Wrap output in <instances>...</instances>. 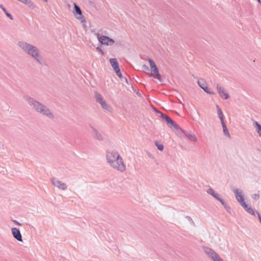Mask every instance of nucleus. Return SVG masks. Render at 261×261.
Wrapping results in <instances>:
<instances>
[{"mask_svg":"<svg viewBox=\"0 0 261 261\" xmlns=\"http://www.w3.org/2000/svg\"><path fill=\"white\" fill-rule=\"evenodd\" d=\"M109 61L114 71L119 68V64L116 59L111 58Z\"/></svg>","mask_w":261,"mask_h":261,"instance_id":"4468645a","label":"nucleus"},{"mask_svg":"<svg viewBox=\"0 0 261 261\" xmlns=\"http://www.w3.org/2000/svg\"><path fill=\"white\" fill-rule=\"evenodd\" d=\"M257 1H258L259 3H261V0H257Z\"/></svg>","mask_w":261,"mask_h":261,"instance_id":"4c0bfd02","label":"nucleus"},{"mask_svg":"<svg viewBox=\"0 0 261 261\" xmlns=\"http://www.w3.org/2000/svg\"><path fill=\"white\" fill-rule=\"evenodd\" d=\"M216 109L217 111V114L219 119H220L221 122L224 121V116L222 111L218 105H216Z\"/></svg>","mask_w":261,"mask_h":261,"instance_id":"f3484780","label":"nucleus"},{"mask_svg":"<svg viewBox=\"0 0 261 261\" xmlns=\"http://www.w3.org/2000/svg\"><path fill=\"white\" fill-rule=\"evenodd\" d=\"M238 202L240 203V204H241V203H243V202H245L244 198L241 200H239Z\"/></svg>","mask_w":261,"mask_h":261,"instance_id":"c9c22d12","label":"nucleus"},{"mask_svg":"<svg viewBox=\"0 0 261 261\" xmlns=\"http://www.w3.org/2000/svg\"><path fill=\"white\" fill-rule=\"evenodd\" d=\"M91 128L93 129V137L98 140V141H101L103 140V137L102 134H101L97 129H95L93 127L91 126Z\"/></svg>","mask_w":261,"mask_h":261,"instance_id":"f8f14e48","label":"nucleus"},{"mask_svg":"<svg viewBox=\"0 0 261 261\" xmlns=\"http://www.w3.org/2000/svg\"><path fill=\"white\" fill-rule=\"evenodd\" d=\"M216 199L220 202V203H223L224 200L221 197V195L219 194L217 192L213 196Z\"/></svg>","mask_w":261,"mask_h":261,"instance_id":"5701e85b","label":"nucleus"},{"mask_svg":"<svg viewBox=\"0 0 261 261\" xmlns=\"http://www.w3.org/2000/svg\"><path fill=\"white\" fill-rule=\"evenodd\" d=\"M156 112L160 114L161 117L166 121L167 124L169 127L172 128L173 127L176 130L181 129V128L168 116L160 111H156Z\"/></svg>","mask_w":261,"mask_h":261,"instance_id":"20e7f679","label":"nucleus"},{"mask_svg":"<svg viewBox=\"0 0 261 261\" xmlns=\"http://www.w3.org/2000/svg\"><path fill=\"white\" fill-rule=\"evenodd\" d=\"M13 222L18 226H21L22 224L16 220H13Z\"/></svg>","mask_w":261,"mask_h":261,"instance_id":"f704fd0d","label":"nucleus"},{"mask_svg":"<svg viewBox=\"0 0 261 261\" xmlns=\"http://www.w3.org/2000/svg\"><path fill=\"white\" fill-rule=\"evenodd\" d=\"M217 89L220 96L224 99H227L229 98V95L226 90L218 84L217 85Z\"/></svg>","mask_w":261,"mask_h":261,"instance_id":"6e6552de","label":"nucleus"},{"mask_svg":"<svg viewBox=\"0 0 261 261\" xmlns=\"http://www.w3.org/2000/svg\"><path fill=\"white\" fill-rule=\"evenodd\" d=\"M259 195L258 194H254L252 195V198L255 200H258L259 198Z\"/></svg>","mask_w":261,"mask_h":261,"instance_id":"c756f323","label":"nucleus"},{"mask_svg":"<svg viewBox=\"0 0 261 261\" xmlns=\"http://www.w3.org/2000/svg\"><path fill=\"white\" fill-rule=\"evenodd\" d=\"M0 8L2 9V10L4 11V12L5 13V14L8 17H9L11 20L13 19V17L12 16V15L7 12L6 9L3 6V5H0Z\"/></svg>","mask_w":261,"mask_h":261,"instance_id":"412c9836","label":"nucleus"},{"mask_svg":"<svg viewBox=\"0 0 261 261\" xmlns=\"http://www.w3.org/2000/svg\"><path fill=\"white\" fill-rule=\"evenodd\" d=\"M18 44L24 51L32 57L40 64H43L42 57L39 55V50L37 47L24 41H20Z\"/></svg>","mask_w":261,"mask_h":261,"instance_id":"7ed1b4c3","label":"nucleus"},{"mask_svg":"<svg viewBox=\"0 0 261 261\" xmlns=\"http://www.w3.org/2000/svg\"><path fill=\"white\" fill-rule=\"evenodd\" d=\"M234 193L236 196V198L238 201L241 200L244 198V196L242 195V191H239V189H235L233 190Z\"/></svg>","mask_w":261,"mask_h":261,"instance_id":"2eb2a0df","label":"nucleus"},{"mask_svg":"<svg viewBox=\"0 0 261 261\" xmlns=\"http://www.w3.org/2000/svg\"><path fill=\"white\" fill-rule=\"evenodd\" d=\"M221 124H222V128H223V133L224 134V135L225 136H226L227 137L230 138V135L229 133V131L227 128V126L224 122V121L223 122H221Z\"/></svg>","mask_w":261,"mask_h":261,"instance_id":"a211bd4d","label":"nucleus"},{"mask_svg":"<svg viewBox=\"0 0 261 261\" xmlns=\"http://www.w3.org/2000/svg\"><path fill=\"white\" fill-rule=\"evenodd\" d=\"M205 253L210 256L214 261H223L220 256L212 249L206 247L204 248Z\"/></svg>","mask_w":261,"mask_h":261,"instance_id":"39448f33","label":"nucleus"},{"mask_svg":"<svg viewBox=\"0 0 261 261\" xmlns=\"http://www.w3.org/2000/svg\"><path fill=\"white\" fill-rule=\"evenodd\" d=\"M23 99L28 102L30 108L36 112L45 116L49 119L54 118V115L50 110L43 103L29 95L23 96Z\"/></svg>","mask_w":261,"mask_h":261,"instance_id":"f257e3e1","label":"nucleus"},{"mask_svg":"<svg viewBox=\"0 0 261 261\" xmlns=\"http://www.w3.org/2000/svg\"><path fill=\"white\" fill-rule=\"evenodd\" d=\"M148 62L149 63V65H150V67L151 70H152L153 68H155L157 67L155 62L151 59H148Z\"/></svg>","mask_w":261,"mask_h":261,"instance_id":"b1692460","label":"nucleus"},{"mask_svg":"<svg viewBox=\"0 0 261 261\" xmlns=\"http://www.w3.org/2000/svg\"><path fill=\"white\" fill-rule=\"evenodd\" d=\"M143 67L144 68L146 69H147V70H148V69H149L147 65H144L143 66Z\"/></svg>","mask_w":261,"mask_h":261,"instance_id":"e433bc0d","label":"nucleus"},{"mask_svg":"<svg viewBox=\"0 0 261 261\" xmlns=\"http://www.w3.org/2000/svg\"><path fill=\"white\" fill-rule=\"evenodd\" d=\"M115 72H116V74L117 75V76H119L120 78L123 77L120 68L117 69L116 70H115Z\"/></svg>","mask_w":261,"mask_h":261,"instance_id":"c85d7f7f","label":"nucleus"},{"mask_svg":"<svg viewBox=\"0 0 261 261\" xmlns=\"http://www.w3.org/2000/svg\"><path fill=\"white\" fill-rule=\"evenodd\" d=\"M96 50H97V51H98L100 52V53H101V54H102V55H103V54H104V53H103V51L102 49L101 48V47H99V46L97 47H96Z\"/></svg>","mask_w":261,"mask_h":261,"instance_id":"2f4dec72","label":"nucleus"},{"mask_svg":"<svg viewBox=\"0 0 261 261\" xmlns=\"http://www.w3.org/2000/svg\"><path fill=\"white\" fill-rule=\"evenodd\" d=\"M221 204L224 206L227 212L230 213V207L228 204L225 201V200L221 203Z\"/></svg>","mask_w":261,"mask_h":261,"instance_id":"a878e982","label":"nucleus"},{"mask_svg":"<svg viewBox=\"0 0 261 261\" xmlns=\"http://www.w3.org/2000/svg\"><path fill=\"white\" fill-rule=\"evenodd\" d=\"M185 135L191 141L196 142L197 140V137L194 134H192L190 131H184L181 128L180 129Z\"/></svg>","mask_w":261,"mask_h":261,"instance_id":"9b49d317","label":"nucleus"},{"mask_svg":"<svg viewBox=\"0 0 261 261\" xmlns=\"http://www.w3.org/2000/svg\"><path fill=\"white\" fill-rule=\"evenodd\" d=\"M92 32L94 34V33H96L95 31H92Z\"/></svg>","mask_w":261,"mask_h":261,"instance_id":"58836bf2","label":"nucleus"},{"mask_svg":"<svg viewBox=\"0 0 261 261\" xmlns=\"http://www.w3.org/2000/svg\"><path fill=\"white\" fill-rule=\"evenodd\" d=\"M94 35L97 37L98 40H99V37H101V36H100V34L98 33H94Z\"/></svg>","mask_w":261,"mask_h":261,"instance_id":"72a5a7b5","label":"nucleus"},{"mask_svg":"<svg viewBox=\"0 0 261 261\" xmlns=\"http://www.w3.org/2000/svg\"><path fill=\"white\" fill-rule=\"evenodd\" d=\"M155 145L158 148V149L160 151H163L164 149V146L163 144H159V143L158 141H155L154 142Z\"/></svg>","mask_w":261,"mask_h":261,"instance_id":"bb28decb","label":"nucleus"},{"mask_svg":"<svg viewBox=\"0 0 261 261\" xmlns=\"http://www.w3.org/2000/svg\"><path fill=\"white\" fill-rule=\"evenodd\" d=\"M100 105L103 109L107 110L108 111H110L111 107L105 101L102 102V103H100Z\"/></svg>","mask_w":261,"mask_h":261,"instance_id":"4be33fe9","label":"nucleus"},{"mask_svg":"<svg viewBox=\"0 0 261 261\" xmlns=\"http://www.w3.org/2000/svg\"><path fill=\"white\" fill-rule=\"evenodd\" d=\"M151 74L153 76V77L157 79L160 81H162V77L159 73V71L158 67L152 69V70H151Z\"/></svg>","mask_w":261,"mask_h":261,"instance_id":"ddd939ff","label":"nucleus"},{"mask_svg":"<svg viewBox=\"0 0 261 261\" xmlns=\"http://www.w3.org/2000/svg\"><path fill=\"white\" fill-rule=\"evenodd\" d=\"M253 124L258 135L261 137V125L256 121L253 122Z\"/></svg>","mask_w":261,"mask_h":261,"instance_id":"6ab92c4d","label":"nucleus"},{"mask_svg":"<svg viewBox=\"0 0 261 261\" xmlns=\"http://www.w3.org/2000/svg\"><path fill=\"white\" fill-rule=\"evenodd\" d=\"M106 159L111 167L121 172L125 170V166L122 158L116 151H108L106 154Z\"/></svg>","mask_w":261,"mask_h":261,"instance_id":"f03ea898","label":"nucleus"},{"mask_svg":"<svg viewBox=\"0 0 261 261\" xmlns=\"http://www.w3.org/2000/svg\"><path fill=\"white\" fill-rule=\"evenodd\" d=\"M107 42H109V45H112L115 42L114 40L110 37H109V39H108Z\"/></svg>","mask_w":261,"mask_h":261,"instance_id":"7c9ffc66","label":"nucleus"},{"mask_svg":"<svg viewBox=\"0 0 261 261\" xmlns=\"http://www.w3.org/2000/svg\"><path fill=\"white\" fill-rule=\"evenodd\" d=\"M74 9L73 13L76 19L80 20L82 22H85V19L82 14V10L76 3H74Z\"/></svg>","mask_w":261,"mask_h":261,"instance_id":"423d86ee","label":"nucleus"},{"mask_svg":"<svg viewBox=\"0 0 261 261\" xmlns=\"http://www.w3.org/2000/svg\"><path fill=\"white\" fill-rule=\"evenodd\" d=\"M12 234L13 237L18 241L22 242V235L19 229L13 227L11 229Z\"/></svg>","mask_w":261,"mask_h":261,"instance_id":"9d476101","label":"nucleus"},{"mask_svg":"<svg viewBox=\"0 0 261 261\" xmlns=\"http://www.w3.org/2000/svg\"><path fill=\"white\" fill-rule=\"evenodd\" d=\"M245 210L249 214L252 215H255V213L253 210V209L248 205L247 206V208H245Z\"/></svg>","mask_w":261,"mask_h":261,"instance_id":"393cba45","label":"nucleus"},{"mask_svg":"<svg viewBox=\"0 0 261 261\" xmlns=\"http://www.w3.org/2000/svg\"><path fill=\"white\" fill-rule=\"evenodd\" d=\"M51 181L53 185L59 189H61L64 191L66 190L67 188V186L65 183H64L61 181L58 180L55 177H53L51 179Z\"/></svg>","mask_w":261,"mask_h":261,"instance_id":"0eeeda50","label":"nucleus"},{"mask_svg":"<svg viewBox=\"0 0 261 261\" xmlns=\"http://www.w3.org/2000/svg\"><path fill=\"white\" fill-rule=\"evenodd\" d=\"M95 98L97 102L99 104L103 102L105 100L103 99L102 95L98 93H95Z\"/></svg>","mask_w":261,"mask_h":261,"instance_id":"aec40b11","label":"nucleus"},{"mask_svg":"<svg viewBox=\"0 0 261 261\" xmlns=\"http://www.w3.org/2000/svg\"><path fill=\"white\" fill-rule=\"evenodd\" d=\"M207 193L213 197L214 195L216 194V192L213 189L210 188L207 190Z\"/></svg>","mask_w":261,"mask_h":261,"instance_id":"cd10ccee","label":"nucleus"},{"mask_svg":"<svg viewBox=\"0 0 261 261\" xmlns=\"http://www.w3.org/2000/svg\"><path fill=\"white\" fill-rule=\"evenodd\" d=\"M198 84L199 87L202 89L206 93L211 95H214L215 93L210 90L207 86V84L203 79H200L198 81Z\"/></svg>","mask_w":261,"mask_h":261,"instance_id":"1a4fd4ad","label":"nucleus"},{"mask_svg":"<svg viewBox=\"0 0 261 261\" xmlns=\"http://www.w3.org/2000/svg\"><path fill=\"white\" fill-rule=\"evenodd\" d=\"M241 206L245 209V208H247V206L248 205L246 203V202H243V203H241Z\"/></svg>","mask_w":261,"mask_h":261,"instance_id":"473e14b6","label":"nucleus"},{"mask_svg":"<svg viewBox=\"0 0 261 261\" xmlns=\"http://www.w3.org/2000/svg\"><path fill=\"white\" fill-rule=\"evenodd\" d=\"M109 37L106 36H101L99 37L98 41L102 44L109 45V42H107Z\"/></svg>","mask_w":261,"mask_h":261,"instance_id":"dca6fc26","label":"nucleus"}]
</instances>
